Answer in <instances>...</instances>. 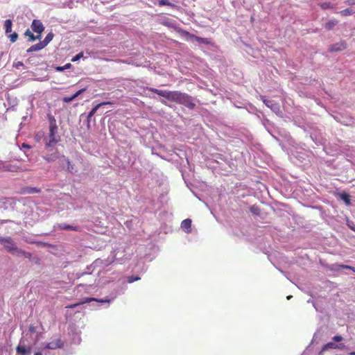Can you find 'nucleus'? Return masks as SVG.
<instances>
[{"label":"nucleus","instance_id":"15","mask_svg":"<svg viewBox=\"0 0 355 355\" xmlns=\"http://www.w3.org/2000/svg\"><path fill=\"white\" fill-rule=\"evenodd\" d=\"M24 35L28 37L29 42H34L37 40H40L41 37L40 35H34L33 33L29 30L27 29L24 33Z\"/></svg>","mask_w":355,"mask_h":355},{"label":"nucleus","instance_id":"13","mask_svg":"<svg viewBox=\"0 0 355 355\" xmlns=\"http://www.w3.org/2000/svg\"><path fill=\"white\" fill-rule=\"evenodd\" d=\"M183 105L190 110H193L196 107V103H194V99L192 96L189 95L184 102Z\"/></svg>","mask_w":355,"mask_h":355},{"label":"nucleus","instance_id":"24","mask_svg":"<svg viewBox=\"0 0 355 355\" xmlns=\"http://www.w3.org/2000/svg\"><path fill=\"white\" fill-rule=\"evenodd\" d=\"M340 198L343 200L347 205L350 204V196L346 193L340 194Z\"/></svg>","mask_w":355,"mask_h":355},{"label":"nucleus","instance_id":"22","mask_svg":"<svg viewBox=\"0 0 355 355\" xmlns=\"http://www.w3.org/2000/svg\"><path fill=\"white\" fill-rule=\"evenodd\" d=\"M54 37V35L53 33H49L47 34V35L45 37L44 40L42 41L41 42L43 44L44 47L47 46V44L53 40Z\"/></svg>","mask_w":355,"mask_h":355},{"label":"nucleus","instance_id":"25","mask_svg":"<svg viewBox=\"0 0 355 355\" xmlns=\"http://www.w3.org/2000/svg\"><path fill=\"white\" fill-rule=\"evenodd\" d=\"M340 13L343 16H349V15H352V14L355 13V11L351 8H346L345 10H341L340 12Z\"/></svg>","mask_w":355,"mask_h":355},{"label":"nucleus","instance_id":"33","mask_svg":"<svg viewBox=\"0 0 355 355\" xmlns=\"http://www.w3.org/2000/svg\"><path fill=\"white\" fill-rule=\"evenodd\" d=\"M83 57V52H80L78 54H77L76 55H75L72 59H71V61L72 62H76L78 61V60H80L81 58Z\"/></svg>","mask_w":355,"mask_h":355},{"label":"nucleus","instance_id":"23","mask_svg":"<svg viewBox=\"0 0 355 355\" xmlns=\"http://www.w3.org/2000/svg\"><path fill=\"white\" fill-rule=\"evenodd\" d=\"M191 226V220L189 218L184 219L182 223L181 227L183 229L189 230Z\"/></svg>","mask_w":355,"mask_h":355},{"label":"nucleus","instance_id":"1","mask_svg":"<svg viewBox=\"0 0 355 355\" xmlns=\"http://www.w3.org/2000/svg\"><path fill=\"white\" fill-rule=\"evenodd\" d=\"M149 91L162 96L167 100L178 104L183 105L189 94L180 91L161 90L153 87L147 88Z\"/></svg>","mask_w":355,"mask_h":355},{"label":"nucleus","instance_id":"20","mask_svg":"<svg viewBox=\"0 0 355 355\" xmlns=\"http://www.w3.org/2000/svg\"><path fill=\"white\" fill-rule=\"evenodd\" d=\"M12 22L10 19H6L4 21V28H5V32L6 34H8L12 31Z\"/></svg>","mask_w":355,"mask_h":355},{"label":"nucleus","instance_id":"29","mask_svg":"<svg viewBox=\"0 0 355 355\" xmlns=\"http://www.w3.org/2000/svg\"><path fill=\"white\" fill-rule=\"evenodd\" d=\"M320 6L323 10H327V9H329V8H333V6H332V4L330 2L322 3L320 4Z\"/></svg>","mask_w":355,"mask_h":355},{"label":"nucleus","instance_id":"18","mask_svg":"<svg viewBox=\"0 0 355 355\" xmlns=\"http://www.w3.org/2000/svg\"><path fill=\"white\" fill-rule=\"evenodd\" d=\"M338 21L336 19L329 20L325 24L324 28L328 31L332 30L334 27L338 24Z\"/></svg>","mask_w":355,"mask_h":355},{"label":"nucleus","instance_id":"17","mask_svg":"<svg viewBox=\"0 0 355 355\" xmlns=\"http://www.w3.org/2000/svg\"><path fill=\"white\" fill-rule=\"evenodd\" d=\"M44 48V46L43 45V44L40 42L39 43L36 44H34V45H32L30 48H28L27 49V52L28 53H31V52H33V51H40L42 49Z\"/></svg>","mask_w":355,"mask_h":355},{"label":"nucleus","instance_id":"30","mask_svg":"<svg viewBox=\"0 0 355 355\" xmlns=\"http://www.w3.org/2000/svg\"><path fill=\"white\" fill-rule=\"evenodd\" d=\"M16 252L19 253V254H23L25 257L28 258V259H30V258L32 257L31 253H30V252H26V251L22 250L19 249V248H18V250H17V252Z\"/></svg>","mask_w":355,"mask_h":355},{"label":"nucleus","instance_id":"5","mask_svg":"<svg viewBox=\"0 0 355 355\" xmlns=\"http://www.w3.org/2000/svg\"><path fill=\"white\" fill-rule=\"evenodd\" d=\"M0 243L4 245L6 250L10 252H17L18 248L10 237H3L0 235Z\"/></svg>","mask_w":355,"mask_h":355},{"label":"nucleus","instance_id":"8","mask_svg":"<svg viewBox=\"0 0 355 355\" xmlns=\"http://www.w3.org/2000/svg\"><path fill=\"white\" fill-rule=\"evenodd\" d=\"M347 43L345 41H340L338 43L334 44L329 47L330 52L340 51L347 49Z\"/></svg>","mask_w":355,"mask_h":355},{"label":"nucleus","instance_id":"11","mask_svg":"<svg viewBox=\"0 0 355 355\" xmlns=\"http://www.w3.org/2000/svg\"><path fill=\"white\" fill-rule=\"evenodd\" d=\"M114 103L113 102H112V101H105V102H103V103H101L97 104V105H96V106H94V107L91 110V111L89 112L88 116H87L88 119H90L92 116H94V115L96 114V112L97 110H98L100 107H101V106H103V105H114Z\"/></svg>","mask_w":355,"mask_h":355},{"label":"nucleus","instance_id":"27","mask_svg":"<svg viewBox=\"0 0 355 355\" xmlns=\"http://www.w3.org/2000/svg\"><path fill=\"white\" fill-rule=\"evenodd\" d=\"M158 5L159 6H171L173 8H174L175 6V4L170 3L168 0H159Z\"/></svg>","mask_w":355,"mask_h":355},{"label":"nucleus","instance_id":"19","mask_svg":"<svg viewBox=\"0 0 355 355\" xmlns=\"http://www.w3.org/2000/svg\"><path fill=\"white\" fill-rule=\"evenodd\" d=\"M337 348H341V347L339 346L338 345L336 344L335 343L329 342V343H327L325 345H324V347H322V351H325L329 349H337Z\"/></svg>","mask_w":355,"mask_h":355},{"label":"nucleus","instance_id":"4","mask_svg":"<svg viewBox=\"0 0 355 355\" xmlns=\"http://www.w3.org/2000/svg\"><path fill=\"white\" fill-rule=\"evenodd\" d=\"M57 130L58 129H49V137L44 139L46 148L53 147L60 141V137L57 135Z\"/></svg>","mask_w":355,"mask_h":355},{"label":"nucleus","instance_id":"37","mask_svg":"<svg viewBox=\"0 0 355 355\" xmlns=\"http://www.w3.org/2000/svg\"><path fill=\"white\" fill-rule=\"evenodd\" d=\"M24 64L22 62H17V63L15 64V67L16 68H19L20 66H23Z\"/></svg>","mask_w":355,"mask_h":355},{"label":"nucleus","instance_id":"26","mask_svg":"<svg viewBox=\"0 0 355 355\" xmlns=\"http://www.w3.org/2000/svg\"><path fill=\"white\" fill-rule=\"evenodd\" d=\"M263 103L266 104V105L271 109H275L277 107V105L274 103L273 101L270 100H266L263 99Z\"/></svg>","mask_w":355,"mask_h":355},{"label":"nucleus","instance_id":"39","mask_svg":"<svg viewBox=\"0 0 355 355\" xmlns=\"http://www.w3.org/2000/svg\"><path fill=\"white\" fill-rule=\"evenodd\" d=\"M55 70L58 71H64V68H63V67L58 66V67H55Z\"/></svg>","mask_w":355,"mask_h":355},{"label":"nucleus","instance_id":"14","mask_svg":"<svg viewBox=\"0 0 355 355\" xmlns=\"http://www.w3.org/2000/svg\"><path fill=\"white\" fill-rule=\"evenodd\" d=\"M58 227L60 230H72V231H79L80 229L77 226H73L70 225H67L65 223H61L58 225Z\"/></svg>","mask_w":355,"mask_h":355},{"label":"nucleus","instance_id":"44","mask_svg":"<svg viewBox=\"0 0 355 355\" xmlns=\"http://www.w3.org/2000/svg\"><path fill=\"white\" fill-rule=\"evenodd\" d=\"M351 229L355 232V227H351Z\"/></svg>","mask_w":355,"mask_h":355},{"label":"nucleus","instance_id":"36","mask_svg":"<svg viewBox=\"0 0 355 355\" xmlns=\"http://www.w3.org/2000/svg\"><path fill=\"white\" fill-rule=\"evenodd\" d=\"M345 3L349 6L355 5V0H347Z\"/></svg>","mask_w":355,"mask_h":355},{"label":"nucleus","instance_id":"31","mask_svg":"<svg viewBox=\"0 0 355 355\" xmlns=\"http://www.w3.org/2000/svg\"><path fill=\"white\" fill-rule=\"evenodd\" d=\"M8 37L10 38V40L11 42H15L17 41L18 38V35L17 33H13L8 35Z\"/></svg>","mask_w":355,"mask_h":355},{"label":"nucleus","instance_id":"41","mask_svg":"<svg viewBox=\"0 0 355 355\" xmlns=\"http://www.w3.org/2000/svg\"><path fill=\"white\" fill-rule=\"evenodd\" d=\"M29 331H31V332H34V331H35L34 327H32V326H31V327H29Z\"/></svg>","mask_w":355,"mask_h":355},{"label":"nucleus","instance_id":"32","mask_svg":"<svg viewBox=\"0 0 355 355\" xmlns=\"http://www.w3.org/2000/svg\"><path fill=\"white\" fill-rule=\"evenodd\" d=\"M139 279H140V277L139 276L131 275L128 277V282L132 283V282H134L135 281H138Z\"/></svg>","mask_w":355,"mask_h":355},{"label":"nucleus","instance_id":"35","mask_svg":"<svg viewBox=\"0 0 355 355\" xmlns=\"http://www.w3.org/2000/svg\"><path fill=\"white\" fill-rule=\"evenodd\" d=\"M343 337L341 336H335L333 337V340L336 342H340L343 340Z\"/></svg>","mask_w":355,"mask_h":355},{"label":"nucleus","instance_id":"12","mask_svg":"<svg viewBox=\"0 0 355 355\" xmlns=\"http://www.w3.org/2000/svg\"><path fill=\"white\" fill-rule=\"evenodd\" d=\"M85 91H86V87L83 88L81 89L78 90V92H76L73 95H72L71 96H64L62 98V101L65 103H69V102L72 101L73 100H74L76 97H78L80 94H83Z\"/></svg>","mask_w":355,"mask_h":355},{"label":"nucleus","instance_id":"2","mask_svg":"<svg viewBox=\"0 0 355 355\" xmlns=\"http://www.w3.org/2000/svg\"><path fill=\"white\" fill-rule=\"evenodd\" d=\"M43 158L48 162H53L56 161L57 159H59V162L61 166H63L64 164H67L66 169L69 172L73 173L74 171H76L74 165L71 164V162L69 159V158L66 157L64 155L60 156L59 153L58 151H55V153L49 155H46L44 156Z\"/></svg>","mask_w":355,"mask_h":355},{"label":"nucleus","instance_id":"45","mask_svg":"<svg viewBox=\"0 0 355 355\" xmlns=\"http://www.w3.org/2000/svg\"><path fill=\"white\" fill-rule=\"evenodd\" d=\"M7 221H8V220H3V221H2V223H6Z\"/></svg>","mask_w":355,"mask_h":355},{"label":"nucleus","instance_id":"3","mask_svg":"<svg viewBox=\"0 0 355 355\" xmlns=\"http://www.w3.org/2000/svg\"><path fill=\"white\" fill-rule=\"evenodd\" d=\"M28 170V168L24 166H20L16 164L7 163L0 161V173L7 171L20 173L27 171Z\"/></svg>","mask_w":355,"mask_h":355},{"label":"nucleus","instance_id":"42","mask_svg":"<svg viewBox=\"0 0 355 355\" xmlns=\"http://www.w3.org/2000/svg\"><path fill=\"white\" fill-rule=\"evenodd\" d=\"M349 355H355V352H350Z\"/></svg>","mask_w":355,"mask_h":355},{"label":"nucleus","instance_id":"16","mask_svg":"<svg viewBox=\"0 0 355 355\" xmlns=\"http://www.w3.org/2000/svg\"><path fill=\"white\" fill-rule=\"evenodd\" d=\"M47 118L49 122V129H58L55 117L51 114L49 113L47 114Z\"/></svg>","mask_w":355,"mask_h":355},{"label":"nucleus","instance_id":"7","mask_svg":"<svg viewBox=\"0 0 355 355\" xmlns=\"http://www.w3.org/2000/svg\"><path fill=\"white\" fill-rule=\"evenodd\" d=\"M32 30L41 36L42 33L44 30V26L42 22L39 19H33L31 24Z\"/></svg>","mask_w":355,"mask_h":355},{"label":"nucleus","instance_id":"9","mask_svg":"<svg viewBox=\"0 0 355 355\" xmlns=\"http://www.w3.org/2000/svg\"><path fill=\"white\" fill-rule=\"evenodd\" d=\"M183 33L186 36H189L190 38L194 39L196 41H197L199 43L205 44H210L211 42L208 38H203L198 37L197 35L191 34L190 33L187 31H183Z\"/></svg>","mask_w":355,"mask_h":355},{"label":"nucleus","instance_id":"6","mask_svg":"<svg viewBox=\"0 0 355 355\" xmlns=\"http://www.w3.org/2000/svg\"><path fill=\"white\" fill-rule=\"evenodd\" d=\"M93 301L104 303V302H110V299H100V300H98V299H96V298H94V297H86V298H85L81 302H79L75 303V304H69V305L67 306L66 308L67 309H74V308H76V306H78L79 305H81V304H85V303H89V302H93Z\"/></svg>","mask_w":355,"mask_h":355},{"label":"nucleus","instance_id":"28","mask_svg":"<svg viewBox=\"0 0 355 355\" xmlns=\"http://www.w3.org/2000/svg\"><path fill=\"white\" fill-rule=\"evenodd\" d=\"M26 191L28 193H38L41 190L36 187H28L26 189Z\"/></svg>","mask_w":355,"mask_h":355},{"label":"nucleus","instance_id":"10","mask_svg":"<svg viewBox=\"0 0 355 355\" xmlns=\"http://www.w3.org/2000/svg\"><path fill=\"white\" fill-rule=\"evenodd\" d=\"M63 347V343L62 342L61 339L58 338L54 340H52L51 342L49 343L46 345V349H55L62 348Z\"/></svg>","mask_w":355,"mask_h":355},{"label":"nucleus","instance_id":"40","mask_svg":"<svg viewBox=\"0 0 355 355\" xmlns=\"http://www.w3.org/2000/svg\"><path fill=\"white\" fill-rule=\"evenodd\" d=\"M22 147L25 148H28V149L31 148V146L28 144H25V143L22 144Z\"/></svg>","mask_w":355,"mask_h":355},{"label":"nucleus","instance_id":"34","mask_svg":"<svg viewBox=\"0 0 355 355\" xmlns=\"http://www.w3.org/2000/svg\"><path fill=\"white\" fill-rule=\"evenodd\" d=\"M339 267L340 268H346V269H349V270H353L354 272H355V268L353 267V266H347V265H340Z\"/></svg>","mask_w":355,"mask_h":355},{"label":"nucleus","instance_id":"38","mask_svg":"<svg viewBox=\"0 0 355 355\" xmlns=\"http://www.w3.org/2000/svg\"><path fill=\"white\" fill-rule=\"evenodd\" d=\"M71 67V64L70 63H67L64 66H63L64 70L70 69Z\"/></svg>","mask_w":355,"mask_h":355},{"label":"nucleus","instance_id":"43","mask_svg":"<svg viewBox=\"0 0 355 355\" xmlns=\"http://www.w3.org/2000/svg\"><path fill=\"white\" fill-rule=\"evenodd\" d=\"M35 355H42L40 352H36Z\"/></svg>","mask_w":355,"mask_h":355},{"label":"nucleus","instance_id":"21","mask_svg":"<svg viewBox=\"0 0 355 355\" xmlns=\"http://www.w3.org/2000/svg\"><path fill=\"white\" fill-rule=\"evenodd\" d=\"M16 351L17 354L20 355H26V354L30 352V349H27L25 347L18 345L16 347Z\"/></svg>","mask_w":355,"mask_h":355}]
</instances>
